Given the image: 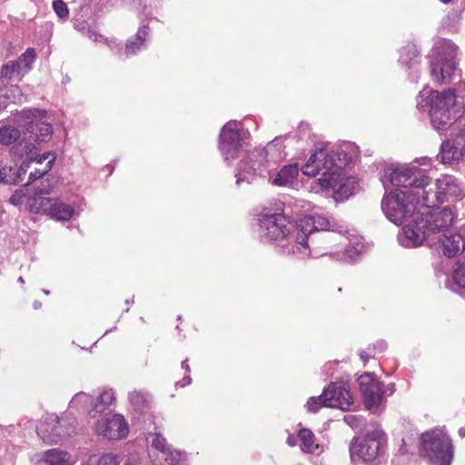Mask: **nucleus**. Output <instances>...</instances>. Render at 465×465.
<instances>
[{
    "label": "nucleus",
    "instance_id": "14",
    "mask_svg": "<svg viewBox=\"0 0 465 465\" xmlns=\"http://www.w3.org/2000/svg\"><path fill=\"white\" fill-rule=\"evenodd\" d=\"M76 419L70 417L69 413L61 419L51 414L40 422L37 434L46 444H57L67 436L76 433Z\"/></svg>",
    "mask_w": 465,
    "mask_h": 465
},
{
    "label": "nucleus",
    "instance_id": "5",
    "mask_svg": "<svg viewBox=\"0 0 465 465\" xmlns=\"http://www.w3.org/2000/svg\"><path fill=\"white\" fill-rule=\"evenodd\" d=\"M284 137H276L263 149H257L251 152L246 159L241 161L239 172L236 173V183L239 185L242 181L247 180L250 183L252 175H263L266 171L282 161L286 153L282 146Z\"/></svg>",
    "mask_w": 465,
    "mask_h": 465
},
{
    "label": "nucleus",
    "instance_id": "25",
    "mask_svg": "<svg viewBox=\"0 0 465 465\" xmlns=\"http://www.w3.org/2000/svg\"><path fill=\"white\" fill-rule=\"evenodd\" d=\"M149 28L142 26L138 29L136 35L131 37L125 45V54L130 56L135 54L139 50L144 46L145 38L148 35Z\"/></svg>",
    "mask_w": 465,
    "mask_h": 465
},
{
    "label": "nucleus",
    "instance_id": "7",
    "mask_svg": "<svg viewBox=\"0 0 465 465\" xmlns=\"http://www.w3.org/2000/svg\"><path fill=\"white\" fill-rule=\"evenodd\" d=\"M428 175L414 165H391L386 168L382 183L399 187L394 191H411L412 197L420 199L428 183Z\"/></svg>",
    "mask_w": 465,
    "mask_h": 465
},
{
    "label": "nucleus",
    "instance_id": "34",
    "mask_svg": "<svg viewBox=\"0 0 465 465\" xmlns=\"http://www.w3.org/2000/svg\"><path fill=\"white\" fill-rule=\"evenodd\" d=\"M23 181L22 175L18 174V169L15 171L11 166L0 163V183H16Z\"/></svg>",
    "mask_w": 465,
    "mask_h": 465
},
{
    "label": "nucleus",
    "instance_id": "28",
    "mask_svg": "<svg viewBox=\"0 0 465 465\" xmlns=\"http://www.w3.org/2000/svg\"><path fill=\"white\" fill-rule=\"evenodd\" d=\"M128 400L131 407L137 412H143L149 407V394L143 391L134 390L129 392Z\"/></svg>",
    "mask_w": 465,
    "mask_h": 465
},
{
    "label": "nucleus",
    "instance_id": "2",
    "mask_svg": "<svg viewBox=\"0 0 465 465\" xmlns=\"http://www.w3.org/2000/svg\"><path fill=\"white\" fill-rule=\"evenodd\" d=\"M112 390H104L97 396L84 391L76 393L69 403L70 409L82 410L88 418H97L94 430L98 435L109 440H121L127 437L129 427L124 416L105 412L114 401Z\"/></svg>",
    "mask_w": 465,
    "mask_h": 465
},
{
    "label": "nucleus",
    "instance_id": "35",
    "mask_svg": "<svg viewBox=\"0 0 465 465\" xmlns=\"http://www.w3.org/2000/svg\"><path fill=\"white\" fill-rule=\"evenodd\" d=\"M5 98L8 103H23L24 96L17 85H10L0 90V99Z\"/></svg>",
    "mask_w": 465,
    "mask_h": 465
},
{
    "label": "nucleus",
    "instance_id": "10",
    "mask_svg": "<svg viewBox=\"0 0 465 465\" xmlns=\"http://www.w3.org/2000/svg\"><path fill=\"white\" fill-rule=\"evenodd\" d=\"M462 197V191L456 179L451 175H443L435 182L428 177L421 202L426 205H436L444 202H456Z\"/></svg>",
    "mask_w": 465,
    "mask_h": 465
},
{
    "label": "nucleus",
    "instance_id": "6",
    "mask_svg": "<svg viewBox=\"0 0 465 465\" xmlns=\"http://www.w3.org/2000/svg\"><path fill=\"white\" fill-rule=\"evenodd\" d=\"M457 55L458 46L451 41L441 39L435 43L430 60V75L434 82L446 84L460 76Z\"/></svg>",
    "mask_w": 465,
    "mask_h": 465
},
{
    "label": "nucleus",
    "instance_id": "58",
    "mask_svg": "<svg viewBox=\"0 0 465 465\" xmlns=\"http://www.w3.org/2000/svg\"><path fill=\"white\" fill-rule=\"evenodd\" d=\"M444 4H449L451 0H440Z\"/></svg>",
    "mask_w": 465,
    "mask_h": 465
},
{
    "label": "nucleus",
    "instance_id": "20",
    "mask_svg": "<svg viewBox=\"0 0 465 465\" xmlns=\"http://www.w3.org/2000/svg\"><path fill=\"white\" fill-rule=\"evenodd\" d=\"M428 245L437 252H442L446 257L450 258L464 251L465 240L460 234L452 233L450 231L433 242H430Z\"/></svg>",
    "mask_w": 465,
    "mask_h": 465
},
{
    "label": "nucleus",
    "instance_id": "24",
    "mask_svg": "<svg viewBox=\"0 0 465 465\" xmlns=\"http://www.w3.org/2000/svg\"><path fill=\"white\" fill-rule=\"evenodd\" d=\"M26 132L29 134L34 142L39 146L42 143L46 142L51 138L53 129L50 124L46 122L36 121L30 123V125L26 128Z\"/></svg>",
    "mask_w": 465,
    "mask_h": 465
},
{
    "label": "nucleus",
    "instance_id": "37",
    "mask_svg": "<svg viewBox=\"0 0 465 465\" xmlns=\"http://www.w3.org/2000/svg\"><path fill=\"white\" fill-rule=\"evenodd\" d=\"M82 465H119L116 456L104 454L103 456L93 455Z\"/></svg>",
    "mask_w": 465,
    "mask_h": 465
},
{
    "label": "nucleus",
    "instance_id": "1",
    "mask_svg": "<svg viewBox=\"0 0 465 465\" xmlns=\"http://www.w3.org/2000/svg\"><path fill=\"white\" fill-rule=\"evenodd\" d=\"M351 157L344 151L336 149L329 143H317L314 149L302 166V172L304 175L315 177L322 173L317 180L323 190H332L337 193L349 196L354 193L357 183L354 177H348L343 172Z\"/></svg>",
    "mask_w": 465,
    "mask_h": 465
},
{
    "label": "nucleus",
    "instance_id": "22",
    "mask_svg": "<svg viewBox=\"0 0 465 465\" xmlns=\"http://www.w3.org/2000/svg\"><path fill=\"white\" fill-rule=\"evenodd\" d=\"M420 53L414 45H408L400 50L399 63L410 71L409 74L412 81L418 80V67L420 64Z\"/></svg>",
    "mask_w": 465,
    "mask_h": 465
},
{
    "label": "nucleus",
    "instance_id": "21",
    "mask_svg": "<svg viewBox=\"0 0 465 465\" xmlns=\"http://www.w3.org/2000/svg\"><path fill=\"white\" fill-rule=\"evenodd\" d=\"M34 465H74V460L66 451L52 449L32 459Z\"/></svg>",
    "mask_w": 465,
    "mask_h": 465
},
{
    "label": "nucleus",
    "instance_id": "51",
    "mask_svg": "<svg viewBox=\"0 0 465 465\" xmlns=\"http://www.w3.org/2000/svg\"><path fill=\"white\" fill-rule=\"evenodd\" d=\"M287 442L291 446H293L295 444L294 440L292 437L288 438Z\"/></svg>",
    "mask_w": 465,
    "mask_h": 465
},
{
    "label": "nucleus",
    "instance_id": "3",
    "mask_svg": "<svg viewBox=\"0 0 465 465\" xmlns=\"http://www.w3.org/2000/svg\"><path fill=\"white\" fill-rule=\"evenodd\" d=\"M422 203L412 223L402 227L398 234L399 242L405 247H415L425 241L430 243L449 232L455 214L449 207H434Z\"/></svg>",
    "mask_w": 465,
    "mask_h": 465
},
{
    "label": "nucleus",
    "instance_id": "45",
    "mask_svg": "<svg viewBox=\"0 0 465 465\" xmlns=\"http://www.w3.org/2000/svg\"><path fill=\"white\" fill-rule=\"evenodd\" d=\"M124 465H140L139 459L136 455H131L127 458Z\"/></svg>",
    "mask_w": 465,
    "mask_h": 465
},
{
    "label": "nucleus",
    "instance_id": "52",
    "mask_svg": "<svg viewBox=\"0 0 465 465\" xmlns=\"http://www.w3.org/2000/svg\"><path fill=\"white\" fill-rule=\"evenodd\" d=\"M459 434L461 436V437H465V429H460L459 430Z\"/></svg>",
    "mask_w": 465,
    "mask_h": 465
},
{
    "label": "nucleus",
    "instance_id": "38",
    "mask_svg": "<svg viewBox=\"0 0 465 465\" xmlns=\"http://www.w3.org/2000/svg\"><path fill=\"white\" fill-rule=\"evenodd\" d=\"M36 54L35 51L33 48H28L19 58L17 61H19V64L22 65V64H25L23 67V74H26L31 70V64L35 60Z\"/></svg>",
    "mask_w": 465,
    "mask_h": 465
},
{
    "label": "nucleus",
    "instance_id": "29",
    "mask_svg": "<svg viewBox=\"0 0 465 465\" xmlns=\"http://www.w3.org/2000/svg\"><path fill=\"white\" fill-rule=\"evenodd\" d=\"M299 438L302 441V450L307 453L319 454L322 451V448L315 442L314 434L307 429L299 431Z\"/></svg>",
    "mask_w": 465,
    "mask_h": 465
},
{
    "label": "nucleus",
    "instance_id": "17",
    "mask_svg": "<svg viewBox=\"0 0 465 465\" xmlns=\"http://www.w3.org/2000/svg\"><path fill=\"white\" fill-rule=\"evenodd\" d=\"M325 403V407L338 408L342 411H349L353 404L352 397L349 392L348 385L343 382H333L325 389L322 395L312 399L310 404L314 401H322Z\"/></svg>",
    "mask_w": 465,
    "mask_h": 465
},
{
    "label": "nucleus",
    "instance_id": "27",
    "mask_svg": "<svg viewBox=\"0 0 465 465\" xmlns=\"http://www.w3.org/2000/svg\"><path fill=\"white\" fill-rule=\"evenodd\" d=\"M150 456L153 457V465H179L182 460L181 453L171 448L159 453H150Z\"/></svg>",
    "mask_w": 465,
    "mask_h": 465
},
{
    "label": "nucleus",
    "instance_id": "56",
    "mask_svg": "<svg viewBox=\"0 0 465 465\" xmlns=\"http://www.w3.org/2000/svg\"><path fill=\"white\" fill-rule=\"evenodd\" d=\"M43 292L45 294V295H48L50 293V292L48 290H43Z\"/></svg>",
    "mask_w": 465,
    "mask_h": 465
},
{
    "label": "nucleus",
    "instance_id": "26",
    "mask_svg": "<svg viewBox=\"0 0 465 465\" xmlns=\"http://www.w3.org/2000/svg\"><path fill=\"white\" fill-rule=\"evenodd\" d=\"M298 173L299 167L296 163L286 165L272 180V183L278 186L288 185L294 181Z\"/></svg>",
    "mask_w": 465,
    "mask_h": 465
},
{
    "label": "nucleus",
    "instance_id": "11",
    "mask_svg": "<svg viewBox=\"0 0 465 465\" xmlns=\"http://www.w3.org/2000/svg\"><path fill=\"white\" fill-rule=\"evenodd\" d=\"M421 448L432 465H450L453 448L449 436L440 430L421 435Z\"/></svg>",
    "mask_w": 465,
    "mask_h": 465
},
{
    "label": "nucleus",
    "instance_id": "48",
    "mask_svg": "<svg viewBox=\"0 0 465 465\" xmlns=\"http://www.w3.org/2000/svg\"><path fill=\"white\" fill-rule=\"evenodd\" d=\"M360 357L361 359L363 361H366L368 359H369V356L367 355V353L363 351H361L360 352Z\"/></svg>",
    "mask_w": 465,
    "mask_h": 465
},
{
    "label": "nucleus",
    "instance_id": "47",
    "mask_svg": "<svg viewBox=\"0 0 465 465\" xmlns=\"http://www.w3.org/2000/svg\"><path fill=\"white\" fill-rule=\"evenodd\" d=\"M192 381V379L187 376L185 378H183L182 381L176 382V386H180V387H184L186 385H189Z\"/></svg>",
    "mask_w": 465,
    "mask_h": 465
},
{
    "label": "nucleus",
    "instance_id": "30",
    "mask_svg": "<svg viewBox=\"0 0 465 465\" xmlns=\"http://www.w3.org/2000/svg\"><path fill=\"white\" fill-rule=\"evenodd\" d=\"M450 288L455 292L462 293L465 290V261L459 262L452 274V281L450 282Z\"/></svg>",
    "mask_w": 465,
    "mask_h": 465
},
{
    "label": "nucleus",
    "instance_id": "43",
    "mask_svg": "<svg viewBox=\"0 0 465 465\" xmlns=\"http://www.w3.org/2000/svg\"><path fill=\"white\" fill-rule=\"evenodd\" d=\"M24 194L22 191H15L9 198V203L15 206H19L23 203Z\"/></svg>",
    "mask_w": 465,
    "mask_h": 465
},
{
    "label": "nucleus",
    "instance_id": "44",
    "mask_svg": "<svg viewBox=\"0 0 465 465\" xmlns=\"http://www.w3.org/2000/svg\"><path fill=\"white\" fill-rule=\"evenodd\" d=\"M344 420L351 427H355V426H357L358 418L354 415L350 414V415H346L344 417Z\"/></svg>",
    "mask_w": 465,
    "mask_h": 465
},
{
    "label": "nucleus",
    "instance_id": "42",
    "mask_svg": "<svg viewBox=\"0 0 465 465\" xmlns=\"http://www.w3.org/2000/svg\"><path fill=\"white\" fill-rule=\"evenodd\" d=\"M316 397H312L308 400L307 401V404H306V407L308 409V411H312V412H316L320 408L322 407H325V403L323 402V400L322 401H314L312 402V404H310V401L312 400V399H315Z\"/></svg>",
    "mask_w": 465,
    "mask_h": 465
},
{
    "label": "nucleus",
    "instance_id": "49",
    "mask_svg": "<svg viewBox=\"0 0 465 465\" xmlns=\"http://www.w3.org/2000/svg\"><path fill=\"white\" fill-rule=\"evenodd\" d=\"M187 361H184L182 362V368L184 369L186 371H190L189 365L186 362Z\"/></svg>",
    "mask_w": 465,
    "mask_h": 465
},
{
    "label": "nucleus",
    "instance_id": "9",
    "mask_svg": "<svg viewBox=\"0 0 465 465\" xmlns=\"http://www.w3.org/2000/svg\"><path fill=\"white\" fill-rule=\"evenodd\" d=\"M422 204L421 197H412L411 191H391L381 201V210L391 223L401 224L407 219L412 223L418 209Z\"/></svg>",
    "mask_w": 465,
    "mask_h": 465
},
{
    "label": "nucleus",
    "instance_id": "41",
    "mask_svg": "<svg viewBox=\"0 0 465 465\" xmlns=\"http://www.w3.org/2000/svg\"><path fill=\"white\" fill-rule=\"evenodd\" d=\"M41 114L38 109H25L21 112V117L28 121V123H35Z\"/></svg>",
    "mask_w": 465,
    "mask_h": 465
},
{
    "label": "nucleus",
    "instance_id": "39",
    "mask_svg": "<svg viewBox=\"0 0 465 465\" xmlns=\"http://www.w3.org/2000/svg\"><path fill=\"white\" fill-rule=\"evenodd\" d=\"M151 447L156 453H159L164 450H169L171 447L166 443L165 439L161 434H150Z\"/></svg>",
    "mask_w": 465,
    "mask_h": 465
},
{
    "label": "nucleus",
    "instance_id": "50",
    "mask_svg": "<svg viewBox=\"0 0 465 465\" xmlns=\"http://www.w3.org/2000/svg\"><path fill=\"white\" fill-rule=\"evenodd\" d=\"M389 390H390V394H392V393H393V391H395V385H394V383H391V384L389 385Z\"/></svg>",
    "mask_w": 465,
    "mask_h": 465
},
{
    "label": "nucleus",
    "instance_id": "13",
    "mask_svg": "<svg viewBox=\"0 0 465 465\" xmlns=\"http://www.w3.org/2000/svg\"><path fill=\"white\" fill-rule=\"evenodd\" d=\"M330 225V220L323 214L316 213L300 218L295 224L296 235H292L296 243L297 256L305 258L312 255L308 244L309 237L316 231L329 230Z\"/></svg>",
    "mask_w": 465,
    "mask_h": 465
},
{
    "label": "nucleus",
    "instance_id": "18",
    "mask_svg": "<svg viewBox=\"0 0 465 465\" xmlns=\"http://www.w3.org/2000/svg\"><path fill=\"white\" fill-rule=\"evenodd\" d=\"M437 158L444 164L465 163V130L458 134L452 143L443 142Z\"/></svg>",
    "mask_w": 465,
    "mask_h": 465
},
{
    "label": "nucleus",
    "instance_id": "53",
    "mask_svg": "<svg viewBox=\"0 0 465 465\" xmlns=\"http://www.w3.org/2000/svg\"><path fill=\"white\" fill-rule=\"evenodd\" d=\"M40 306H41V303L39 302H34L35 309H38Z\"/></svg>",
    "mask_w": 465,
    "mask_h": 465
},
{
    "label": "nucleus",
    "instance_id": "16",
    "mask_svg": "<svg viewBox=\"0 0 465 465\" xmlns=\"http://www.w3.org/2000/svg\"><path fill=\"white\" fill-rule=\"evenodd\" d=\"M55 158V154L52 152L43 154H38L37 152L36 154L25 160L18 168V174L20 175L25 174L30 170L28 180L25 183V185H28L45 175L52 169Z\"/></svg>",
    "mask_w": 465,
    "mask_h": 465
},
{
    "label": "nucleus",
    "instance_id": "23",
    "mask_svg": "<svg viewBox=\"0 0 465 465\" xmlns=\"http://www.w3.org/2000/svg\"><path fill=\"white\" fill-rule=\"evenodd\" d=\"M40 146L34 142L27 132H25L17 142L12 146L11 153L18 158L29 159L30 156L36 154Z\"/></svg>",
    "mask_w": 465,
    "mask_h": 465
},
{
    "label": "nucleus",
    "instance_id": "33",
    "mask_svg": "<svg viewBox=\"0 0 465 465\" xmlns=\"http://www.w3.org/2000/svg\"><path fill=\"white\" fill-rule=\"evenodd\" d=\"M20 131L13 126L5 125L0 128V143L2 145L15 144L21 136Z\"/></svg>",
    "mask_w": 465,
    "mask_h": 465
},
{
    "label": "nucleus",
    "instance_id": "55",
    "mask_svg": "<svg viewBox=\"0 0 465 465\" xmlns=\"http://www.w3.org/2000/svg\"><path fill=\"white\" fill-rule=\"evenodd\" d=\"M18 282L20 283H25V281H24L23 277H19Z\"/></svg>",
    "mask_w": 465,
    "mask_h": 465
},
{
    "label": "nucleus",
    "instance_id": "36",
    "mask_svg": "<svg viewBox=\"0 0 465 465\" xmlns=\"http://www.w3.org/2000/svg\"><path fill=\"white\" fill-rule=\"evenodd\" d=\"M23 66L19 64V61H9L5 64L1 68V77L5 79H11L15 74H23Z\"/></svg>",
    "mask_w": 465,
    "mask_h": 465
},
{
    "label": "nucleus",
    "instance_id": "19",
    "mask_svg": "<svg viewBox=\"0 0 465 465\" xmlns=\"http://www.w3.org/2000/svg\"><path fill=\"white\" fill-rule=\"evenodd\" d=\"M358 381L366 407L371 410L378 406L385 393L382 390V384L368 372L361 375Z\"/></svg>",
    "mask_w": 465,
    "mask_h": 465
},
{
    "label": "nucleus",
    "instance_id": "54",
    "mask_svg": "<svg viewBox=\"0 0 465 465\" xmlns=\"http://www.w3.org/2000/svg\"><path fill=\"white\" fill-rule=\"evenodd\" d=\"M40 193L41 194H47V193H49V191L48 190H41Z\"/></svg>",
    "mask_w": 465,
    "mask_h": 465
},
{
    "label": "nucleus",
    "instance_id": "12",
    "mask_svg": "<svg viewBox=\"0 0 465 465\" xmlns=\"http://www.w3.org/2000/svg\"><path fill=\"white\" fill-rule=\"evenodd\" d=\"M386 443L382 430L375 429L355 437L350 445V453L353 460L365 463L374 461L383 451Z\"/></svg>",
    "mask_w": 465,
    "mask_h": 465
},
{
    "label": "nucleus",
    "instance_id": "46",
    "mask_svg": "<svg viewBox=\"0 0 465 465\" xmlns=\"http://www.w3.org/2000/svg\"><path fill=\"white\" fill-rule=\"evenodd\" d=\"M90 39L94 40V42H102L104 41V36L101 35H97L94 32H91L89 35Z\"/></svg>",
    "mask_w": 465,
    "mask_h": 465
},
{
    "label": "nucleus",
    "instance_id": "32",
    "mask_svg": "<svg viewBox=\"0 0 465 465\" xmlns=\"http://www.w3.org/2000/svg\"><path fill=\"white\" fill-rule=\"evenodd\" d=\"M365 250V244L361 237H354L351 240L344 253L341 257L345 262H352L355 257Z\"/></svg>",
    "mask_w": 465,
    "mask_h": 465
},
{
    "label": "nucleus",
    "instance_id": "4",
    "mask_svg": "<svg viewBox=\"0 0 465 465\" xmlns=\"http://www.w3.org/2000/svg\"><path fill=\"white\" fill-rule=\"evenodd\" d=\"M420 92L417 97V107L425 111L430 107V115L432 126L438 131L448 129L463 114V106L456 101L454 89H448L442 93Z\"/></svg>",
    "mask_w": 465,
    "mask_h": 465
},
{
    "label": "nucleus",
    "instance_id": "8",
    "mask_svg": "<svg viewBox=\"0 0 465 465\" xmlns=\"http://www.w3.org/2000/svg\"><path fill=\"white\" fill-rule=\"evenodd\" d=\"M286 213H265L259 218V235L266 241H282L286 240L287 243L282 247L287 253L297 255L296 243L292 239V235H296V230Z\"/></svg>",
    "mask_w": 465,
    "mask_h": 465
},
{
    "label": "nucleus",
    "instance_id": "40",
    "mask_svg": "<svg viewBox=\"0 0 465 465\" xmlns=\"http://www.w3.org/2000/svg\"><path fill=\"white\" fill-rule=\"evenodd\" d=\"M53 8L59 18L64 19L68 17L69 10L63 0H54Z\"/></svg>",
    "mask_w": 465,
    "mask_h": 465
},
{
    "label": "nucleus",
    "instance_id": "15",
    "mask_svg": "<svg viewBox=\"0 0 465 465\" xmlns=\"http://www.w3.org/2000/svg\"><path fill=\"white\" fill-rule=\"evenodd\" d=\"M245 138L246 132L240 122L230 121L222 128L219 148L225 162L230 163L238 156Z\"/></svg>",
    "mask_w": 465,
    "mask_h": 465
},
{
    "label": "nucleus",
    "instance_id": "31",
    "mask_svg": "<svg viewBox=\"0 0 465 465\" xmlns=\"http://www.w3.org/2000/svg\"><path fill=\"white\" fill-rule=\"evenodd\" d=\"M74 213V208L64 203H54L49 211L53 219L62 222L70 220Z\"/></svg>",
    "mask_w": 465,
    "mask_h": 465
},
{
    "label": "nucleus",
    "instance_id": "57",
    "mask_svg": "<svg viewBox=\"0 0 465 465\" xmlns=\"http://www.w3.org/2000/svg\"><path fill=\"white\" fill-rule=\"evenodd\" d=\"M47 428H48V431H52L54 429V427H53V426H47Z\"/></svg>",
    "mask_w": 465,
    "mask_h": 465
}]
</instances>
